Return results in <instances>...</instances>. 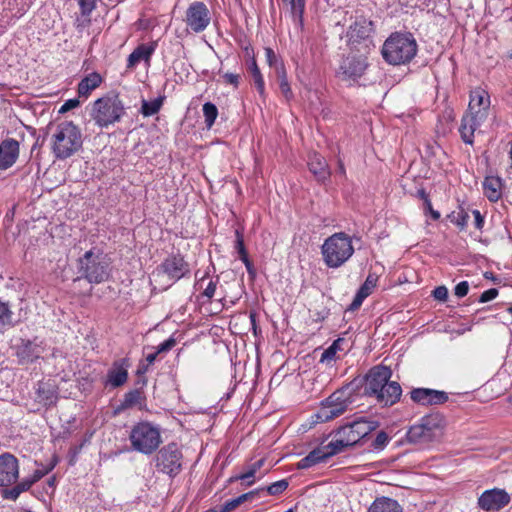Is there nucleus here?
<instances>
[{
    "label": "nucleus",
    "mask_w": 512,
    "mask_h": 512,
    "mask_svg": "<svg viewBox=\"0 0 512 512\" xmlns=\"http://www.w3.org/2000/svg\"><path fill=\"white\" fill-rule=\"evenodd\" d=\"M372 26V21L363 17L357 18L347 31L349 42L356 43L367 39L373 30Z\"/></svg>",
    "instance_id": "obj_21"
},
{
    "label": "nucleus",
    "mask_w": 512,
    "mask_h": 512,
    "mask_svg": "<svg viewBox=\"0 0 512 512\" xmlns=\"http://www.w3.org/2000/svg\"><path fill=\"white\" fill-rule=\"evenodd\" d=\"M410 398L419 405H440L448 400V394L429 388H414L410 392Z\"/></svg>",
    "instance_id": "obj_18"
},
{
    "label": "nucleus",
    "mask_w": 512,
    "mask_h": 512,
    "mask_svg": "<svg viewBox=\"0 0 512 512\" xmlns=\"http://www.w3.org/2000/svg\"><path fill=\"white\" fill-rule=\"evenodd\" d=\"M143 401V393L139 389H134L125 394L122 406L124 408L141 407Z\"/></svg>",
    "instance_id": "obj_36"
},
{
    "label": "nucleus",
    "mask_w": 512,
    "mask_h": 512,
    "mask_svg": "<svg viewBox=\"0 0 512 512\" xmlns=\"http://www.w3.org/2000/svg\"><path fill=\"white\" fill-rule=\"evenodd\" d=\"M321 254L325 265L329 268H339L354 254L352 239L344 232H337L324 240Z\"/></svg>",
    "instance_id": "obj_5"
},
{
    "label": "nucleus",
    "mask_w": 512,
    "mask_h": 512,
    "mask_svg": "<svg viewBox=\"0 0 512 512\" xmlns=\"http://www.w3.org/2000/svg\"><path fill=\"white\" fill-rule=\"evenodd\" d=\"M365 298H367V296L358 291L350 305V309L351 310L358 309L362 305Z\"/></svg>",
    "instance_id": "obj_56"
},
{
    "label": "nucleus",
    "mask_w": 512,
    "mask_h": 512,
    "mask_svg": "<svg viewBox=\"0 0 512 512\" xmlns=\"http://www.w3.org/2000/svg\"><path fill=\"white\" fill-rule=\"evenodd\" d=\"M190 273V266L184 257L180 254L169 255L164 261L156 267L151 274V279L155 283H162L164 278L167 279L164 289L168 288L172 283L177 282Z\"/></svg>",
    "instance_id": "obj_9"
},
{
    "label": "nucleus",
    "mask_w": 512,
    "mask_h": 512,
    "mask_svg": "<svg viewBox=\"0 0 512 512\" xmlns=\"http://www.w3.org/2000/svg\"><path fill=\"white\" fill-rule=\"evenodd\" d=\"M19 477L18 459L11 453L0 455V487H7Z\"/></svg>",
    "instance_id": "obj_16"
},
{
    "label": "nucleus",
    "mask_w": 512,
    "mask_h": 512,
    "mask_svg": "<svg viewBox=\"0 0 512 512\" xmlns=\"http://www.w3.org/2000/svg\"><path fill=\"white\" fill-rule=\"evenodd\" d=\"M255 492L251 491L248 493H244L234 499L226 501L223 505L219 507V512H230L238 507L240 504L244 503L248 499L254 497Z\"/></svg>",
    "instance_id": "obj_37"
},
{
    "label": "nucleus",
    "mask_w": 512,
    "mask_h": 512,
    "mask_svg": "<svg viewBox=\"0 0 512 512\" xmlns=\"http://www.w3.org/2000/svg\"><path fill=\"white\" fill-rule=\"evenodd\" d=\"M276 76L279 82V88L282 92V94L285 96L286 99H290L292 97V91L287 79V73L284 65H278L277 66V72Z\"/></svg>",
    "instance_id": "obj_35"
},
{
    "label": "nucleus",
    "mask_w": 512,
    "mask_h": 512,
    "mask_svg": "<svg viewBox=\"0 0 512 512\" xmlns=\"http://www.w3.org/2000/svg\"><path fill=\"white\" fill-rule=\"evenodd\" d=\"M377 281L378 276L375 273H369L365 282L361 285L358 291L368 297L376 287Z\"/></svg>",
    "instance_id": "obj_41"
},
{
    "label": "nucleus",
    "mask_w": 512,
    "mask_h": 512,
    "mask_svg": "<svg viewBox=\"0 0 512 512\" xmlns=\"http://www.w3.org/2000/svg\"><path fill=\"white\" fill-rule=\"evenodd\" d=\"M34 484L33 480L30 477L24 478L21 482L16 484L14 487L2 490V497L4 499L15 501L19 495L25 491H28L32 485Z\"/></svg>",
    "instance_id": "obj_29"
},
{
    "label": "nucleus",
    "mask_w": 512,
    "mask_h": 512,
    "mask_svg": "<svg viewBox=\"0 0 512 512\" xmlns=\"http://www.w3.org/2000/svg\"><path fill=\"white\" fill-rule=\"evenodd\" d=\"M337 173H339L340 175L344 176L345 175V167H344V164L342 163V161H339L338 162V170H337Z\"/></svg>",
    "instance_id": "obj_64"
},
{
    "label": "nucleus",
    "mask_w": 512,
    "mask_h": 512,
    "mask_svg": "<svg viewBox=\"0 0 512 512\" xmlns=\"http://www.w3.org/2000/svg\"><path fill=\"white\" fill-rule=\"evenodd\" d=\"M472 214L474 216L475 227L478 230H481L483 228V226H484V218H483V216L481 215L479 210H473Z\"/></svg>",
    "instance_id": "obj_58"
},
{
    "label": "nucleus",
    "mask_w": 512,
    "mask_h": 512,
    "mask_svg": "<svg viewBox=\"0 0 512 512\" xmlns=\"http://www.w3.org/2000/svg\"><path fill=\"white\" fill-rule=\"evenodd\" d=\"M157 47L156 42L138 45L128 56L127 68L135 67L140 61L149 62Z\"/></svg>",
    "instance_id": "obj_22"
},
{
    "label": "nucleus",
    "mask_w": 512,
    "mask_h": 512,
    "mask_svg": "<svg viewBox=\"0 0 512 512\" xmlns=\"http://www.w3.org/2000/svg\"><path fill=\"white\" fill-rule=\"evenodd\" d=\"M263 464H264L263 459H260L256 462H254L253 464H251L248 467L246 472L239 474L237 476L231 477L230 482L236 481V480H242V481H246L247 486H251L255 482L254 477H255L256 473L260 470V468L263 466Z\"/></svg>",
    "instance_id": "obj_33"
},
{
    "label": "nucleus",
    "mask_w": 512,
    "mask_h": 512,
    "mask_svg": "<svg viewBox=\"0 0 512 512\" xmlns=\"http://www.w3.org/2000/svg\"><path fill=\"white\" fill-rule=\"evenodd\" d=\"M498 296V290L496 288H490L486 291H484L479 299V302L486 303L493 299H495Z\"/></svg>",
    "instance_id": "obj_53"
},
{
    "label": "nucleus",
    "mask_w": 512,
    "mask_h": 512,
    "mask_svg": "<svg viewBox=\"0 0 512 512\" xmlns=\"http://www.w3.org/2000/svg\"><path fill=\"white\" fill-rule=\"evenodd\" d=\"M91 118L100 128H108L125 115V107L118 95H106L94 101Z\"/></svg>",
    "instance_id": "obj_7"
},
{
    "label": "nucleus",
    "mask_w": 512,
    "mask_h": 512,
    "mask_svg": "<svg viewBox=\"0 0 512 512\" xmlns=\"http://www.w3.org/2000/svg\"><path fill=\"white\" fill-rule=\"evenodd\" d=\"M222 78L225 84L232 85L234 88H238L240 82V75L235 73H223Z\"/></svg>",
    "instance_id": "obj_48"
},
{
    "label": "nucleus",
    "mask_w": 512,
    "mask_h": 512,
    "mask_svg": "<svg viewBox=\"0 0 512 512\" xmlns=\"http://www.w3.org/2000/svg\"><path fill=\"white\" fill-rule=\"evenodd\" d=\"M80 102L79 100L77 99H69L67 100L60 108L59 112L60 113H64V112H67L71 109H74L76 108L77 106H79Z\"/></svg>",
    "instance_id": "obj_57"
},
{
    "label": "nucleus",
    "mask_w": 512,
    "mask_h": 512,
    "mask_svg": "<svg viewBox=\"0 0 512 512\" xmlns=\"http://www.w3.org/2000/svg\"><path fill=\"white\" fill-rule=\"evenodd\" d=\"M244 264H245V267L247 269V272L249 274H252L253 273V265L252 263L250 262L248 256L247 257H244L242 259H240Z\"/></svg>",
    "instance_id": "obj_61"
},
{
    "label": "nucleus",
    "mask_w": 512,
    "mask_h": 512,
    "mask_svg": "<svg viewBox=\"0 0 512 512\" xmlns=\"http://www.w3.org/2000/svg\"><path fill=\"white\" fill-rule=\"evenodd\" d=\"M187 27L194 33H201L209 26L211 14L204 2H192L185 13L184 19Z\"/></svg>",
    "instance_id": "obj_12"
},
{
    "label": "nucleus",
    "mask_w": 512,
    "mask_h": 512,
    "mask_svg": "<svg viewBox=\"0 0 512 512\" xmlns=\"http://www.w3.org/2000/svg\"><path fill=\"white\" fill-rule=\"evenodd\" d=\"M448 217L452 223L464 229L467 226L469 214L463 208H459L458 211H453Z\"/></svg>",
    "instance_id": "obj_40"
},
{
    "label": "nucleus",
    "mask_w": 512,
    "mask_h": 512,
    "mask_svg": "<svg viewBox=\"0 0 512 512\" xmlns=\"http://www.w3.org/2000/svg\"><path fill=\"white\" fill-rule=\"evenodd\" d=\"M164 100V96H159L151 101L142 99L140 113L144 117H150L157 114L163 106Z\"/></svg>",
    "instance_id": "obj_32"
},
{
    "label": "nucleus",
    "mask_w": 512,
    "mask_h": 512,
    "mask_svg": "<svg viewBox=\"0 0 512 512\" xmlns=\"http://www.w3.org/2000/svg\"><path fill=\"white\" fill-rule=\"evenodd\" d=\"M82 134L73 122L65 121L57 125L52 136V152L57 159H67L82 147Z\"/></svg>",
    "instance_id": "obj_6"
},
{
    "label": "nucleus",
    "mask_w": 512,
    "mask_h": 512,
    "mask_svg": "<svg viewBox=\"0 0 512 512\" xmlns=\"http://www.w3.org/2000/svg\"><path fill=\"white\" fill-rule=\"evenodd\" d=\"M248 70L253 78L254 84H255L258 92L261 95H263L264 91H265V83H264L263 76L260 72V69H259L254 57H252V59L249 63Z\"/></svg>",
    "instance_id": "obj_34"
},
{
    "label": "nucleus",
    "mask_w": 512,
    "mask_h": 512,
    "mask_svg": "<svg viewBox=\"0 0 512 512\" xmlns=\"http://www.w3.org/2000/svg\"><path fill=\"white\" fill-rule=\"evenodd\" d=\"M202 111H203L206 127L210 129L213 126V124L215 123V120L218 116V109L215 104H213L211 102H206L203 105Z\"/></svg>",
    "instance_id": "obj_39"
},
{
    "label": "nucleus",
    "mask_w": 512,
    "mask_h": 512,
    "mask_svg": "<svg viewBox=\"0 0 512 512\" xmlns=\"http://www.w3.org/2000/svg\"><path fill=\"white\" fill-rule=\"evenodd\" d=\"M490 108L487 91L477 87L470 93L468 111L463 115L459 132L464 143L472 145L475 131L485 122Z\"/></svg>",
    "instance_id": "obj_2"
},
{
    "label": "nucleus",
    "mask_w": 512,
    "mask_h": 512,
    "mask_svg": "<svg viewBox=\"0 0 512 512\" xmlns=\"http://www.w3.org/2000/svg\"><path fill=\"white\" fill-rule=\"evenodd\" d=\"M367 63L362 57L349 55L344 58L338 70V76L350 84L355 83L365 72Z\"/></svg>",
    "instance_id": "obj_14"
},
{
    "label": "nucleus",
    "mask_w": 512,
    "mask_h": 512,
    "mask_svg": "<svg viewBox=\"0 0 512 512\" xmlns=\"http://www.w3.org/2000/svg\"><path fill=\"white\" fill-rule=\"evenodd\" d=\"M52 468H53V466H51L50 468L45 469V470H40V469L35 470L34 473L32 474V476H30L31 480H33V482L36 483L42 477H44Z\"/></svg>",
    "instance_id": "obj_59"
},
{
    "label": "nucleus",
    "mask_w": 512,
    "mask_h": 512,
    "mask_svg": "<svg viewBox=\"0 0 512 512\" xmlns=\"http://www.w3.org/2000/svg\"><path fill=\"white\" fill-rule=\"evenodd\" d=\"M97 0H78L81 14L83 16H90L92 11L96 8Z\"/></svg>",
    "instance_id": "obj_44"
},
{
    "label": "nucleus",
    "mask_w": 512,
    "mask_h": 512,
    "mask_svg": "<svg viewBox=\"0 0 512 512\" xmlns=\"http://www.w3.org/2000/svg\"><path fill=\"white\" fill-rule=\"evenodd\" d=\"M426 205L431 213V216L434 220H438L440 218V213L432 209V205L429 199H426Z\"/></svg>",
    "instance_id": "obj_60"
},
{
    "label": "nucleus",
    "mask_w": 512,
    "mask_h": 512,
    "mask_svg": "<svg viewBox=\"0 0 512 512\" xmlns=\"http://www.w3.org/2000/svg\"><path fill=\"white\" fill-rule=\"evenodd\" d=\"M347 447H350V446H349V444L345 443V438L343 436H341V438H339V439L332 440L327 445L323 446L328 458L344 451V449Z\"/></svg>",
    "instance_id": "obj_38"
},
{
    "label": "nucleus",
    "mask_w": 512,
    "mask_h": 512,
    "mask_svg": "<svg viewBox=\"0 0 512 512\" xmlns=\"http://www.w3.org/2000/svg\"><path fill=\"white\" fill-rule=\"evenodd\" d=\"M37 395H38V399L41 402H44L45 405H50L54 401V393H53V391L46 390L41 385L37 389Z\"/></svg>",
    "instance_id": "obj_43"
},
{
    "label": "nucleus",
    "mask_w": 512,
    "mask_h": 512,
    "mask_svg": "<svg viewBox=\"0 0 512 512\" xmlns=\"http://www.w3.org/2000/svg\"><path fill=\"white\" fill-rule=\"evenodd\" d=\"M344 342H345L344 338H338L332 344H336L335 349L338 351V350H342L341 345Z\"/></svg>",
    "instance_id": "obj_63"
},
{
    "label": "nucleus",
    "mask_w": 512,
    "mask_h": 512,
    "mask_svg": "<svg viewBox=\"0 0 512 512\" xmlns=\"http://www.w3.org/2000/svg\"><path fill=\"white\" fill-rule=\"evenodd\" d=\"M235 249L237 250L240 259L248 256L244 245L243 235L239 230H236Z\"/></svg>",
    "instance_id": "obj_46"
},
{
    "label": "nucleus",
    "mask_w": 512,
    "mask_h": 512,
    "mask_svg": "<svg viewBox=\"0 0 512 512\" xmlns=\"http://www.w3.org/2000/svg\"><path fill=\"white\" fill-rule=\"evenodd\" d=\"M328 459L326 451L323 447L313 449L307 456L297 463L298 469H307L313 467Z\"/></svg>",
    "instance_id": "obj_25"
},
{
    "label": "nucleus",
    "mask_w": 512,
    "mask_h": 512,
    "mask_svg": "<svg viewBox=\"0 0 512 512\" xmlns=\"http://www.w3.org/2000/svg\"><path fill=\"white\" fill-rule=\"evenodd\" d=\"M378 427L377 421L366 420L364 418H360L349 425L344 426V432H356L357 437L364 438L371 431L375 430Z\"/></svg>",
    "instance_id": "obj_24"
},
{
    "label": "nucleus",
    "mask_w": 512,
    "mask_h": 512,
    "mask_svg": "<svg viewBox=\"0 0 512 512\" xmlns=\"http://www.w3.org/2000/svg\"><path fill=\"white\" fill-rule=\"evenodd\" d=\"M368 512H402V508L396 500L381 497L372 503Z\"/></svg>",
    "instance_id": "obj_27"
},
{
    "label": "nucleus",
    "mask_w": 512,
    "mask_h": 512,
    "mask_svg": "<svg viewBox=\"0 0 512 512\" xmlns=\"http://www.w3.org/2000/svg\"><path fill=\"white\" fill-rule=\"evenodd\" d=\"M217 282V280L214 281L212 278H209L206 287L203 289L202 295L207 299H211L215 294Z\"/></svg>",
    "instance_id": "obj_50"
},
{
    "label": "nucleus",
    "mask_w": 512,
    "mask_h": 512,
    "mask_svg": "<svg viewBox=\"0 0 512 512\" xmlns=\"http://www.w3.org/2000/svg\"><path fill=\"white\" fill-rule=\"evenodd\" d=\"M175 344H176L175 339L170 337L169 339H167L164 342H162L161 344H159L156 350L159 354L162 352H167V351L171 350L175 346Z\"/></svg>",
    "instance_id": "obj_55"
},
{
    "label": "nucleus",
    "mask_w": 512,
    "mask_h": 512,
    "mask_svg": "<svg viewBox=\"0 0 512 512\" xmlns=\"http://www.w3.org/2000/svg\"><path fill=\"white\" fill-rule=\"evenodd\" d=\"M19 155V143L15 139H6L0 144V169L11 167Z\"/></svg>",
    "instance_id": "obj_20"
},
{
    "label": "nucleus",
    "mask_w": 512,
    "mask_h": 512,
    "mask_svg": "<svg viewBox=\"0 0 512 512\" xmlns=\"http://www.w3.org/2000/svg\"><path fill=\"white\" fill-rule=\"evenodd\" d=\"M78 272L79 278H84L91 284H100L109 279L110 265L102 253L89 250L79 258Z\"/></svg>",
    "instance_id": "obj_8"
},
{
    "label": "nucleus",
    "mask_w": 512,
    "mask_h": 512,
    "mask_svg": "<svg viewBox=\"0 0 512 512\" xmlns=\"http://www.w3.org/2000/svg\"><path fill=\"white\" fill-rule=\"evenodd\" d=\"M128 439L132 451L149 456L162 444L161 428L150 421H139L131 427Z\"/></svg>",
    "instance_id": "obj_4"
},
{
    "label": "nucleus",
    "mask_w": 512,
    "mask_h": 512,
    "mask_svg": "<svg viewBox=\"0 0 512 512\" xmlns=\"http://www.w3.org/2000/svg\"><path fill=\"white\" fill-rule=\"evenodd\" d=\"M501 179L498 177H486L483 182L484 194L492 202L501 197Z\"/></svg>",
    "instance_id": "obj_28"
},
{
    "label": "nucleus",
    "mask_w": 512,
    "mask_h": 512,
    "mask_svg": "<svg viewBox=\"0 0 512 512\" xmlns=\"http://www.w3.org/2000/svg\"><path fill=\"white\" fill-rule=\"evenodd\" d=\"M265 55L267 63L270 67L275 69V72H277V66L278 65H284L277 57L275 52L271 48H265Z\"/></svg>",
    "instance_id": "obj_45"
},
{
    "label": "nucleus",
    "mask_w": 512,
    "mask_h": 512,
    "mask_svg": "<svg viewBox=\"0 0 512 512\" xmlns=\"http://www.w3.org/2000/svg\"><path fill=\"white\" fill-rule=\"evenodd\" d=\"M336 344H332L330 347H328L321 355L320 362H330L335 358L337 350L335 349Z\"/></svg>",
    "instance_id": "obj_52"
},
{
    "label": "nucleus",
    "mask_w": 512,
    "mask_h": 512,
    "mask_svg": "<svg viewBox=\"0 0 512 512\" xmlns=\"http://www.w3.org/2000/svg\"><path fill=\"white\" fill-rule=\"evenodd\" d=\"M183 454L179 445L175 442L168 443L157 451L155 466L158 471L169 475L177 476L182 470Z\"/></svg>",
    "instance_id": "obj_10"
},
{
    "label": "nucleus",
    "mask_w": 512,
    "mask_h": 512,
    "mask_svg": "<svg viewBox=\"0 0 512 512\" xmlns=\"http://www.w3.org/2000/svg\"><path fill=\"white\" fill-rule=\"evenodd\" d=\"M128 363L126 359L115 361L107 372L106 387L117 388L124 385L128 379Z\"/></svg>",
    "instance_id": "obj_19"
},
{
    "label": "nucleus",
    "mask_w": 512,
    "mask_h": 512,
    "mask_svg": "<svg viewBox=\"0 0 512 512\" xmlns=\"http://www.w3.org/2000/svg\"><path fill=\"white\" fill-rule=\"evenodd\" d=\"M158 354L159 353L157 352V350L155 352H153V353L147 354L146 361L148 362L149 365H151V364H153L155 362Z\"/></svg>",
    "instance_id": "obj_62"
},
{
    "label": "nucleus",
    "mask_w": 512,
    "mask_h": 512,
    "mask_svg": "<svg viewBox=\"0 0 512 512\" xmlns=\"http://www.w3.org/2000/svg\"><path fill=\"white\" fill-rule=\"evenodd\" d=\"M392 371L389 367H373L366 376L365 394L375 398L381 406H392L400 400L402 388L396 381H390Z\"/></svg>",
    "instance_id": "obj_1"
},
{
    "label": "nucleus",
    "mask_w": 512,
    "mask_h": 512,
    "mask_svg": "<svg viewBox=\"0 0 512 512\" xmlns=\"http://www.w3.org/2000/svg\"><path fill=\"white\" fill-rule=\"evenodd\" d=\"M433 297L439 301H446L448 298V289L445 286H438L432 292Z\"/></svg>",
    "instance_id": "obj_51"
},
{
    "label": "nucleus",
    "mask_w": 512,
    "mask_h": 512,
    "mask_svg": "<svg viewBox=\"0 0 512 512\" xmlns=\"http://www.w3.org/2000/svg\"><path fill=\"white\" fill-rule=\"evenodd\" d=\"M308 166L310 172L315 176L317 181L325 182L330 177V170L324 157L318 153L309 156Z\"/></svg>",
    "instance_id": "obj_23"
},
{
    "label": "nucleus",
    "mask_w": 512,
    "mask_h": 512,
    "mask_svg": "<svg viewBox=\"0 0 512 512\" xmlns=\"http://www.w3.org/2000/svg\"><path fill=\"white\" fill-rule=\"evenodd\" d=\"M442 418L438 415L424 417L421 423L410 427L407 437L412 443H426L432 440L434 433L433 428L438 427Z\"/></svg>",
    "instance_id": "obj_13"
},
{
    "label": "nucleus",
    "mask_w": 512,
    "mask_h": 512,
    "mask_svg": "<svg viewBox=\"0 0 512 512\" xmlns=\"http://www.w3.org/2000/svg\"><path fill=\"white\" fill-rule=\"evenodd\" d=\"M469 291V284L467 281H462L455 286L454 293L457 297L462 298L467 295Z\"/></svg>",
    "instance_id": "obj_54"
},
{
    "label": "nucleus",
    "mask_w": 512,
    "mask_h": 512,
    "mask_svg": "<svg viewBox=\"0 0 512 512\" xmlns=\"http://www.w3.org/2000/svg\"><path fill=\"white\" fill-rule=\"evenodd\" d=\"M288 486V480L282 479L267 486L266 491L269 495L276 496L282 494L288 488Z\"/></svg>",
    "instance_id": "obj_42"
},
{
    "label": "nucleus",
    "mask_w": 512,
    "mask_h": 512,
    "mask_svg": "<svg viewBox=\"0 0 512 512\" xmlns=\"http://www.w3.org/2000/svg\"><path fill=\"white\" fill-rule=\"evenodd\" d=\"M283 3L289 5L290 14L296 25H303V15L305 11L306 0H282Z\"/></svg>",
    "instance_id": "obj_30"
},
{
    "label": "nucleus",
    "mask_w": 512,
    "mask_h": 512,
    "mask_svg": "<svg viewBox=\"0 0 512 512\" xmlns=\"http://www.w3.org/2000/svg\"><path fill=\"white\" fill-rule=\"evenodd\" d=\"M388 441H389V438H388L387 434L385 432L381 431L377 434L376 438L374 439L373 447L375 449H382L386 446Z\"/></svg>",
    "instance_id": "obj_49"
},
{
    "label": "nucleus",
    "mask_w": 512,
    "mask_h": 512,
    "mask_svg": "<svg viewBox=\"0 0 512 512\" xmlns=\"http://www.w3.org/2000/svg\"><path fill=\"white\" fill-rule=\"evenodd\" d=\"M19 321L14 318V314L8 303L0 301V332L15 326Z\"/></svg>",
    "instance_id": "obj_31"
},
{
    "label": "nucleus",
    "mask_w": 512,
    "mask_h": 512,
    "mask_svg": "<svg viewBox=\"0 0 512 512\" xmlns=\"http://www.w3.org/2000/svg\"><path fill=\"white\" fill-rule=\"evenodd\" d=\"M510 502V496L501 489L487 490L478 499L480 508L485 511H498Z\"/></svg>",
    "instance_id": "obj_17"
},
{
    "label": "nucleus",
    "mask_w": 512,
    "mask_h": 512,
    "mask_svg": "<svg viewBox=\"0 0 512 512\" xmlns=\"http://www.w3.org/2000/svg\"><path fill=\"white\" fill-rule=\"evenodd\" d=\"M15 349L18 363L21 365L34 362L40 358L41 354L44 352L42 342L38 341V338H34L33 340L21 339Z\"/></svg>",
    "instance_id": "obj_15"
},
{
    "label": "nucleus",
    "mask_w": 512,
    "mask_h": 512,
    "mask_svg": "<svg viewBox=\"0 0 512 512\" xmlns=\"http://www.w3.org/2000/svg\"><path fill=\"white\" fill-rule=\"evenodd\" d=\"M350 396L349 388L335 391L322 403L317 418L322 422H327L342 415L352 404Z\"/></svg>",
    "instance_id": "obj_11"
},
{
    "label": "nucleus",
    "mask_w": 512,
    "mask_h": 512,
    "mask_svg": "<svg viewBox=\"0 0 512 512\" xmlns=\"http://www.w3.org/2000/svg\"><path fill=\"white\" fill-rule=\"evenodd\" d=\"M339 435L343 436L345 438V443L349 444V446H353L357 444L362 438L357 437L356 432H344V427L340 429L338 432Z\"/></svg>",
    "instance_id": "obj_47"
},
{
    "label": "nucleus",
    "mask_w": 512,
    "mask_h": 512,
    "mask_svg": "<svg viewBox=\"0 0 512 512\" xmlns=\"http://www.w3.org/2000/svg\"><path fill=\"white\" fill-rule=\"evenodd\" d=\"M102 82L100 74L93 72L83 78L78 84L79 96L88 97L90 93L96 89Z\"/></svg>",
    "instance_id": "obj_26"
},
{
    "label": "nucleus",
    "mask_w": 512,
    "mask_h": 512,
    "mask_svg": "<svg viewBox=\"0 0 512 512\" xmlns=\"http://www.w3.org/2000/svg\"><path fill=\"white\" fill-rule=\"evenodd\" d=\"M417 47V42L412 34L395 32L385 40L382 56L389 64H406L415 57Z\"/></svg>",
    "instance_id": "obj_3"
}]
</instances>
